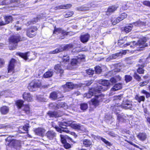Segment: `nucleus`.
Returning a JSON list of instances; mask_svg holds the SVG:
<instances>
[{"instance_id":"obj_1","label":"nucleus","mask_w":150,"mask_h":150,"mask_svg":"<svg viewBox=\"0 0 150 150\" xmlns=\"http://www.w3.org/2000/svg\"><path fill=\"white\" fill-rule=\"evenodd\" d=\"M129 38L127 37L125 38L124 40H119L118 44L119 46L122 47H125L127 46L131 45V47H133L132 46V44L134 45V46L137 47H143L147 46V43H146V38H144L143 39H140L137 42L136 41H133L132 42H127L125 44L122 45L123 44L126 42V40H128Z\"/></svg>"},{"instance_id":"obj_2","label":"nucleus","mask_w":150,"mask_h":150,"mask_svg":"<svg viewBox=\"0 0 150 150\" xmlns=\"http://www.w3.org/2000/svg\"><path fill=\"white\" fill-rule=\"evenodd\" d=\"M20 37L18 35H13L9 39V49L10 50L15 49L17 47L18 43L20 41Z\"/></svg>"},{"instance_id":"obj_3","label":"nucleus","mask_w":150,"mask_h":150,"mask_svg":"<svg viewBox=\"0 0 150 150\" xmlns=\"http://www.w3.org/2000/svg\"><path fill=\"white\" fill-rule=\"evenodd\" d=\"M110 85V83L108 81L103 80L101 82V84H100L96 88V91L97 90L99 92L105 91L107 89V87Z\"/></svg>"},{"instance_id":"obj_4","label":"nucleus","mask_w":150,"mask_h":150,"mask_svg":"<svg viewBox=\"0 0 150 150\" xmlns=\"http://www.w3.org/2000/svg\"><path fill=\"white\" fill-rule=\"evenodd\" d=\"M41 86V82L39 80H35L32 81L29 84L28 88L30 91H35L36 89Z\"/></svg>"},{"instance_id":"obj_5","label":"nucleus","mask_w":150,"mask_h":150,"mask_svg":"<svg viewBox=\"0 0 150 150\" xmlns=\"http://www.w3.org/2000/svg\"><path fill=\"white\" fill-rule=\"evenodd\" d=\"M73 47V46L71 44H67L65 45H62L58 48L55 49V50L51 52V53L55 54L59 53L65 50H68L71 48Z\"/></svg>"},{"instance_id":"obj_6","label":"nucleus","mask_w":150,"mask_h":150,"mask_svg":"<svg viewBox=\"0 0 150 150\" xmlns=\"http://www.w3.org/2000/svg\"><path fill=\"white\" fill-rule=\"evenodd\" d=\"M50 107L52 109H57L60 108H63L64 109L67 108V106L64 102H60L56 104L55 103H52L50 104Z\"/></svg>"},{"instance_id":"obj_7","label":"nucleus","mask_w":150,"mask_h":150,"mask_svg":"<svg viewBox=\"0 0 150 150\" xmlns=\"http://www.w3.org/2000/svg\"><path fill=\"white\" fill-rule=\"evenodd\" d=\"M38 29L36 27H32L28 29L26 31V35L30 38L35 37L37 34Z\"/></svg>"},{"instance_id":"obj_8","label":"nucleus","mask_w":150,"mask_h":150,"mask_svg":"<svg viewBox=\"0 0 150 150\" xmlns=\"http://www.w3.org/2000/svg\"><path fill=\"white\" fill-rule=\"evenodd\" d=\"M132 106V102L128 100L125 102L123 101L122 105L121 107H119V108H122L125 109H130L131 110ZM119 109H120L119 108Z\"/></svg>"},{"instance_id":"obj_9","label":"nucleus","mask_w":150,"mask_h":150,"mask_svg":"<svg viewBox=\"0 0 150 150\" xmlns=\"http://www.w3.org/2000/svg\"><path fill=\"white\" fill-rule=\"evenodd\" d=\"M16 64V60L14 59H12L10 61L8 65V73L13 71Z\"/></svg>"},{"instance_id":"obj_10","label":"nucleus","mask_w":150,"mask_h":150,"mask_svg":"<svg viewBox=\"0 0 150 150\" xmlns=\"http://www.w3.org/2000/svg\"><path fill=\"white\" fill-rule=\"evenodd\" d=\"M98 92L97 90L96 91V88H92L90 89L87 93H86L83 95L84 97H86L87 98H90L93 95L96 94V92Z\"/></svg>"},{"instance_id":"obj_11","label":"nucleus","mask_w":150,"mask_h":150,"mask_svg":"<svg viewBox=\"0 0 150 150\" xmlns=\"http://www.w3.org/2000/svg\"><path fill=\"white\" fill-rule=\"evenodd\" d=\"M45 136L48 139L52 140L56 137V134L53 130H50L46 132L45 134Z\"/></svg>"},{"instance_id":"obj_12","label":"nucleus","mask_w":150,"mask_h":150,"mask_svg":"<svg viewBox=\"0 0 150 150\" xmlns=\"http://www.w3.org/2000/svg\"><path fill=\"white\" fill-rule=\"evenodd\" d=\"M34 132L36 134L41 137H43L45 135V130L44 128L38 127L35 129Z\"/></svg>"},{"instance_id":"obj_13","label":"nucleus","mask_w":150,"mask_h":150,"mask_svg":"<svg viewBox=\"0 0 150 150\" xmlns=\"http://www.w3.org/2000/svg\"><path fill=\"white\" fill-rule=\"evenodd\" d=\"M5 22L0 21V25H4L9 23L13 20V18L11 16H4Z\"/></svg>"},{"instance_id":"obj_14","label":"nucleus","mask_w":150,"mask_h":150,"mask_svg":"<svg viewBox=\"0 0 150 150\" xmlns=\"http://www.w3.org/2000/svg\"><path fill=\"white\" fill-rule=\"evenodd\" d=\"M64 66L62 65V63L60 62L56 65L54 67V69L57 73H60L61 74L63 73L64 72L63 68Z\"/></svg>"},{"instance_id":"obj_15","label":"nucleus","mask_w":150,"mask_h":150,"mask_svg":"<svg viewBox=\"0 0 150 150\" xmlns=\"http://www.w3.org/2000/svg\"><path fill=\"white\" fill-rule=\"evenodd\" d=\"M122 87V84L121 83H119L115 84L111 89L110 95H111L114 94V91L121 89Z\"/></svg>"},{"instance_id":"obj_16","label":"nucleus","mask_w":150,"mask_h":150,"mask_svg":"<svg viewBox=\"0 0 150 150\" xmlns=\"http://www.w3.org/2000/svg\"><path fill=\"white\" fill-rule=\"evenodd\" d=\"M23 97L24 100L28 102H31L33 100L32 96L29 93H24L23 94Z\"/></svg>"},{"instance_id":"obj_17","label":"nucleus","mask_w":150,"mask_h":150,"mask_svg":"<svg viewBox=\"0 0 150 150\" xmlns=\"http://www.w3.org/2000/svg\"><path fill=\"white\" fill-rule=\"evenodd\" d=\"M72 5L70 4H63L58 6L54 8L55 10L61 9H67L71 7Z\"/></svg>"},{"instance_id":"obj_18","label":"nucleus","mask_w":150,"mask_h":150,"mask_svg":"<svg viewBox=\"0 0 150 150\" xmlns=\"http://www.w3.org/2000/svg\"><path fill=\"white\" fill-rule=\"evenodd\" d=\"M53 33L58 35L59 34H61L62 35H67L66 31L61 28H55L53 31Z\"/></svg>"},{"instance_id":"obj_19","label":"nucleus","mask_w":150,"mask_h":150,"mask_svg":"<svg viewBox=\"0 0 150 150\" xmlns=\"http://www.w3.org/2000/svg\"><path fill=\"white\" fill-rule=\"evenodd\" d=\"M90 37V35L88 33L82 35L80 36L81 41L83 43L86 42L88 40Z\"/></svg>"},{"instance_id":"obj_20","label":"nucleus","mask_w":150,"mask_h":150,"mask_svg":"<svg viewBox=\"0 0 150 150\" xmlns=\"http://www.w3.org/2000/svg\"><path fill=\"white\" fill-rule=\"evenodd\" d=\"M6 141L8 142L7 143V145L9 146H14L16 145V144L18 142V141L15 140H11L9 139V137L7 138Z\"/></svg>"},{"instance_id":"obj_21","label":"nucleus","mask_w":150,"mask_h":150,"mask_svg":"<svg viewBox=\"0 0 150 150\" xmlns=\"http://www.w3.org/2000/svg\"><path fill=\"white\" fill-rule=\"evenodd\" d=\"M137 137L141 141H144L147 138V135L145 133H140L137 135Z\"/></svg>"},{"instance_id":"obj_22","label":"nucleus","mask_w":150,"mask_h":150,"mask_svg":"<svg viewBox=\"0 0 150 150\" xmlns=\"http://www.w3.org/2000/svg\"><path fill=\"white\" fill-rule=\"evenodd\" d=\"M71 124V121H69L68 122H59V127L61 129H62L64 127H66L67 126H70Z\"/></svg>"},{"instance_id":"obj_23","label":"nucleus","mask_w":150,"mask_h":150,"mask_svg":"<svg viewBox=\"0 0 150 150\" xmlns=\"http://www.w3.org/2000/svg\"><path fill=\"white\" fill-rule=\"evenodd\" d=\"M71 64L73 67H76L80 64V61L78 60L76 58L72 59L71 61Z\"/></svg>"},{"instance_id":"obj_24","label":"nucleus","mask_w":150,"mask_h":150,"mask_svg":"<svg viewBox=\"0 0 150 150\" xmlns=\"http://www.w3.org/2000/svg\"><path fill=\"white\" fill-rule=\"evenodd\" d=\"M100 92H96V93L95 94V98L98 100L99 102L102 101V99L104 97V96L103 95L100 93Z\"/></svg>"},{"instance_id":"obj_25","label":"nucleus","mask_w":150,"mask_h":150,"mask_svg":"<svg viewBox=\"0 0 150 150\" xmlns=\"http://www.w3.org/2000/svg\"><path fill=\"white\" fill-rule=\"evenodd\" d=\"M55 128L57 131L61 133H62V132H65L67 133H70V131L68 129L66 128V127L62 128L63 129L59 128L57 126H56Z\"/></svg>"},{"instance_id":"obj_26","label":"nucleus","mask_w":150,"mask_h":150,"mask_svg":"<svg viewBox=\"0 0 150 150\" xmlns=\"http://www.w3.org/2000/svg\"><path fill=\"white\" fill-rule=\"evenodd\" d=\"M121 78L119 75L115 76L111 78L110 80V81L112 83H114L121 80Z\"/></svg>"},{"instance_id":"obj_27","label":"nucleus","mask_w":150,"mask_h":150,"mask_svg":"<svg viewBox=\"0 0 150 150\" xmlns=\"http://www.w3.org/2000/svg\"><path fill=\"white\" fill-rule=\"evenodd\" d=\"M0 111L2 114L5 115L9 111V108L6 106H3L0 108Z\"/></svg>"},{"instance_id":"obj_28","label":"nucleus","mask_w":150,"mask_h":150,"mask_svg":"<svg viewBox=\"0 0 150 150\" xmlns=\"http://www.w3.org/2000/svg\"><path fill=\"white\" fill-rule=\"evenodd\" d=\"M83 144L85 147H89L92 144V142L88 139H84L83 141Z\"/></svg>"},{"instance_id":"obj_29","label":"nucleus","mask_w":150,"mask_h":150,"mask_svg":"<svg viewBox=\"0 0 150 150\" xmlns=\"http://www.w3.org/2000/svg\"><path fill=\"white\" fill-rule=\"evenodd\" d=\"M60 137L62 142L63 144H65L66 143V139L67 138H68L71 141L73 142V141L72 140V139L71 138L68 137V136H65L62 134H60Z\"/></svg>"},{"instance_id":"obj_30","label":"nucleus","mask_w":150,"mask_h":150,"mask_svg":"<svg viewBox=\"0 0 150 150\" xmlns=\"http://www.w3.org/2000/svg\"><path fill=\"white\" fill-rule=\"evenodd\" d=\"M64 87L65 88H69L70 89H72L76 88V85L72 83L69 82L67 83L66 85L64 86Z\"/></svg>"},{"instance_id":"obj_31","label":"nucleus","mask_w":150,"mask_h":150,"mask_svg":"<svg viewBox=\"0 0 150 150\" xmlns=\"http://www.w3.org/2000/svg\"><path fill=\"white\" fill-rule=\"evenodd\" d=\"M47 115L50 117H57L59 116V114L56 112L50 111L47 113Z\"/></svg>"},{"instance_id":"obj_32","label":"nucleus","mask_w":150,"mask_h":150,"mask_svg":"<svg viewBox=\"0 0 150 150\" xmlns=\"http://www.w3.org/2000/svg\"><path fill=\"white\" fill-rule=\"evenodd\" d=\"M70 126L73 129L78 130H81V128L82 127L79 124L72 123L71 121V124Z\"/></svg>"},{"instance_id":"obj_33","label":"nucleus","mask_w":150,"mask_h":150,"mask_svg":"<svg viewBox=\"0 0 150 150\" xmlns=\"http://www.w3.org/2000/svg\"><path fill=\"white\" fill-rule=\"evenodd\" d=\"M133 25H134L133 24V23L132 24H130L129 25L126 26L125 27L124 29V31H125L126 33H128L132 30Z\"/></svg>"},{"instance_id":"obj_34","label":"nucleus","mask_w":150,"mask_h":150,"mask_svg":"<svg viewBox=\"0 0 150 150\" xmlns=\"http://www.w3.org/2000/svg\"><path fill=\"white\" fill-rule=\"evenodd\" d=\"M133 24L135 26L142 27L146 25V23L145 22H142L139 20L133 23Z\"/></svg>"},{"instance_id":"obj_35","label":"nucleus","mask_w":150,"mask_h":150,"mask_svg":"<svg viewBox=\"0 0 150 150\" xmlns=\"http://www.w3.org/2000/svg\"><path fill=\"white\" fill-rule=\"evenodd\" d=\"M53 74V72L52 71H48L46 72L43 75V77L45 78H49L52 76Z\"/></svg>"},{"instance_id":"obj_36","label":"nucleus","mask_w":150,"mask_h":150,"mask_svg":"<svg viewBox=\"0 0 150 150\" xmlns=\"http://www.w3.org/2000/svg\"><path fill=\"white\" fill-rule=\"evenodd\" d=\"M23 110L27 114H29L30 112V108L28 105H24L23 106Z\"/></svg>"},{"instance_id":"obj_37","label":"nucleus","mask_w":150,"mask_h":150,"mask_svg":"<svg viewBox=\"0 0 150 150\" xmlns=\"http://www.w3.org/2000/svg\"><path fill=\"white\" fill-rule=\"evenodd\" d=\"M29 52H27L25 53H18L17 54L23 58L25 60H26L28 59V54Z\"/></svg>"},{"instance_id":"obj_38","label":"nucleus","mask_w":150,"mask_h":150,"mask_svg":"<svg viewBox=\"0 0 150 150\" xmlns=\"http://www.w3.org/2000/svg\"><path fill=\"white\" fill-rule=\"evenodd\" d=\"M91 101V104L95 107L98 106L99 104V102L95 98L92 99Z\"/></svg>"},{"instance_id":"obj_39","label":"nucleus","mask_w":150,"mask_h":150,"mask_svg":"<svg viewBox=\"0 0 150 150\" xmlns=\"http://www.w3.org/2000/svg\"><path fill=\"white\" fill-rule=\"evenodd\" d=\"M118 8V6H112L110 7L108 9V12L112 13L114 12Z\"/></svg>"},{"instance_id":"obj_40","label":"nucleus","mask_w":150,"mask_h":150,"mask_svg":"<svg viewBox=\"0 0 150 150\" xmlns=\"http://www.w3.org/2000/svg\"><path fill=\"white\" fill-rule=\"evenodd\" d=\"M135 98L136 99L139 103H140L141 101H144L145 100L144 97L142 96H140L139 95H137Z\"/></svg>"},{"instance_id":"obj_41","label":"nucleus","mask_w":150,"mask_h":150,"mask_svg":"<svg viewBox=\"0 0 150 150\" xmlns=\"http://www.w3.org/2000/svg\"><path fill=\"white\" fill-rule=\"evenodd\" d=\"M69 59V56L68 55H64L63 56V58L62 59V62L61 63L68 62Z\"/></svg>"},{"instance_id":"obj_42","label":"nucleus","mask_w":150,"mask_h":150,"mask_svg":"<svg viewBox=\"0 0 150 150\" xmlns=\"http://www.w3.org/2000/svg\"><path fill=\"white\" fill-rule=\"evenodd\" d=\"M97 138L99 139H100L105 144H107L108 146L110 145V143L108 141L106 140L105 139L103 138L102 137H101L100 136H98Z\"/></svg>"},{"instance_id":"obj_43","label":"nucleus","mask_w":150,"mask_h":150,"mask_svg":"<svg viewBox=\"0 0 150 150\" xmlns=\"http://www.w3.org/2000/svg\"><path fill=\"white\" fill-rule=\"evenodd\" d=\"M88 108V105L87 103H82L80 104V108L83 110H86Z\"/></svg>"},{"instance_id":"obj_44","label":"nucleus","mask_w":150,"mask_h":150,"mask_svg":"<svg viewBox=\"0 0 150 150\" xmlns=\"http://www.w3.org/2000/svg\"><path fill=\"white\" fill-rule=\"evenodd\" d=\"M50 97L52 99L55 100L57 99V92H53L50 94Z\"/></svg>"},{"instance_id":"obj_45","label":"nucleus","mask_w":150,"mask_h":150,"mask_svg":"<svg viewBox=\"0 0 150 150\" xmlns=\"http://www.w3.org/2000/svg\"><path fill=\"white\" fill-rule=\"evenodd\" d=\"M23 102L24 101L22 100H18L17 101L16 104L18 107L20 108L23 105Z\"/></svg>"},{"instance_id":"obj_46","label":"nucleus","mask_w":150,"mask_h":150,"mask_svg":"<svg viewBox=\"0 0 150 150\" xmlns=\"http://www.w3.org/2000/svg\"><path fill=\"white\" fill-rule=\"evenodd\" d=\"M132 77L130 75H126L125 76V80L126 82H128L131 81Z\"/></svg>"},{"instance_id":"obj_47","label":"nucleus","mask_w":150,"mask_h":150,"mask_svg":"<svg viewBox=\"0 0 150 150\" xmlns=\"http://www.w3.org/2000/svg\"><path fill=\"white\" fill-rule=\"evenodd\" d=\"M144 66L142 65L137 70V72L139 74H143L144 70L143 69Z\"/></svg>"},{"instance_id":"obj_48","label":"nucleus","mask_w":150,"mask_h":150,"mask_svg":"<svg viewBox=\"0 0 150 150\" xmlns=\"http://www.w3.org/2000/svg\"><path fill=\"white\" fill-rule=\"evenodd\" d=\"M77 59L78 60L80 61V63L81 60L84 59L85 58V56L83 54H79L76 57Z\"/></svg>"},{"instance_id":"obj_49","label":"nucleus","mask_w":150,"mask_h":150,"mask_svg":"<svg viewBox=\"0 0 150 150\" xmlns=\"http://www.w3.org/2000/svg\"><path fill=\"white\" fill-rule=\"evenodd\" d=\"M95 72L97 74H100L102 71L101 67L99 66H97L95 68Z\"/></svg>"},{"instance_id":"obj_50","label":"nucleus","mask_w":150,"mask_h":150,"mask_svg":"<svg viewBox=\"0 0 150 150\" xmlns=\"http://www.w3.org/2000/svg\"><path fill=\"white\" fill-rule=\"evenodd\" d=\"M117 120L119 122H123L124 120V118L123 115L120 114H118L117 115Z\"/></svg>"},{"instance_id":"obj_51","label":"nucleus","mask_w":150,"mask_h":150,"mask_svg":"<svg viewBox=\"0 0 150 150\" xmlns=\"http://www.w3.org/2000/svg\"><path fill=\"white\" fill-rule=\"evenodd\" d=\"M134 77L135 79H137L138 81H141V77L136 73H134Z\"/></svg>"},{"instance_id":"obj_52","label":"nucleus","mask_w":150,"mask_h":150,"mask_svg":"<svg viewBox=\"0 0 150 150\" xmlns=\"http://www.w3.org/2000/svg\"><path fill=\"white\" fill-rule=\"evenodd\" d=\"M87 74L89 75H92L94 73L93 70L89 69L86 70Z\"/></svg>"},{"instance_id":"obj_53","label":"nucleus","mask_w":150,"mask_h":150,"mask_svg":"<svg viewBox=\"0 0 150 150\" xmlns=\"http://www.w3.org/2000/svg\"><path fill=\"white\" fill-rule=\"evenodd\" d=\"M127 15L125 13H123L119 16L120 18V20H123L127 17Z\"/></svg>"},{"instance_id":"obj_54","label":"nucleus","mask_w":150,"mask_h":150,"mask_svg":"<svg viewBox=\"0 0 150 150\" xmlns=\"http://www.w3.org/2000/svg\"><path fill=\"white\" fill-rule=\"evenodd\" d=\"M74 12L72 11L69 12L65 15L64 17L67 18L69 17L72 16Z\"/></svg>"},{"instance_id":"obj_55","label":"nucleus","mask_w":150,"mask_h":150,"mask_svg":"<svg viewBox=\"0 0 150 150\" xmlns=\"http://www.w3.org/2000/svg\"><path fill=\"white\" fill-rule=\"evenodd\" d=\"M121 21L122 20H120V17H118L112 23V24L113 25H115Z\"/></svg>"},{"instance_id":"obj_56","label":"nucleus","mask_w":150,"mask_h":150,"mask_svg":"<svg viewBox=\"0 0 150 150\" xmlns=\"http://www.w3.org/2000/svg\"><path fill=\"white\" fill-rule=\"evenodd\" d=\"M142 92L144 94L146 95V97L147 98H149L150 97V94L146 91L145 90H143L142 91Z\"/></svg>"},{"instance_id":"obj_57","label":"nucleus","mask_w":150,"mask_h":150,"mask_svg":"<svg viewBox=\"0 0 150 150\" xmlns=\"http://www.w3.org/2000/svg\"><path fill=\"white\" fill-rule=\"evenodd\" d=\"M89 9L88 7H81L78 8V10L79 11H84L88 10Z\"/></svg>"},{"instance_id":"obj_58","label":"nucleus","mask_w":150,"mask_h":150,"mask_svg":"<svg viewBox=\"0 0 150 150\" xmlns=\"http://www.w3.org/2000/svg\"><path fill=\"white\" fill-rule=\"evenodd\" d=\"M28 125L29 124H26L23 127V129L25 132H26L28 131L29 127Z\"/></svg>"},{"instance_id":"obj_59","label":"nucleus","mask_w":150,"mask_h":150,"mask_svg":"<svg viewBox=\"0 0 150 150\" xmlns=\"http://www.w3.org/2000/svg\"><path fill=\"white\" fill-rule=\"evenodd\" d=\"M56 92L57 99L63 97V95L61 93L58 91Z\"/></svg>"},{"instance_id":"obj_60","label":"nucleus","mask_w":150,"mask_h":150,"mask_svg":"<svg viewBox=\"0 0 150 150\" xmlns=\"http://www.w3.org/2000/svg\"><path fill=\"white\" fill-rule=\"evenodd\" d=\"M143 4L150 7V1H145L143 2Z\"/></svg>"},{"instance_id":"obj_61","label":"nucleus","mask_w":150,"mask_h":150,"mask_svg":"<svg viewBox=\"0 0 150 150\" xmlns=\"http://www.w3.org/2000/svg\"><path fill=\"white\" fill-rule=\"evenodd\" d=\"M5 61L3 59H0V68L2 67L4 64Z\"/></svg>"},{"instance_id":"obj_62","label":"nucleus","mask_w":150,"mask_h":150,"mask_svg":"<svg viewBox=\"0 0 150 150\" xmlns=\"http://www.w3.org/2000/svg\"><path fill=\"white\" fill-rule=\"evenodd\" d=\"M119 54L118 53L114 54L112 55V57L113 59H114L117 58L118 56H119Z\"/></svg>"},{"instance_id":"obj_63","label":"nucleus","mask_w":150,"mask_h":150,"mask_svg":"<svg viewBox=\"0 0 150 150\" xmlns=\"http://www.w3.org/2000/svg\"><path fill=\"white\" fill-rule=\"evenodd\" d=\"M129 51L128 50H122L120 52L118 53L119 54L120 56H122V54H125L127 52V51Z\"/></svg>"},{"instance_id":"obj_64","label":"nucleus","mask_w":150,"mask_h":150,"mask_svg":"<svg viewBox=\"0 0 150 150\" xmlns=\"http://www.w3.org/2000/svg\"><path fill=\"white\" fill-rule=\"evenodd\" d=\"M64 144V147L66 149H68L71 147V145L69 144L66 142Z\"/></svg>"}]
</instances>
